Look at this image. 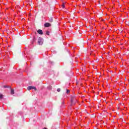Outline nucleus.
<instances>
[{"instance_id":"13","label":"nucleus","mask_w":129,"mask_h":129,"mask_svg":"<svg viewBox=\"0 0 129 129\" xmlns=\"http://www.w3.org/2000/svg\"><path fill=\"white\" fill-rule=\"evenodd\" d=\"M73 102V100H72V103Z\"/></svg>"},{"instance_id":"8","label":"nucleus","mask_w":129,"mask_h":129,"mask_svg":"<svg viewBox=\"0 0 129 129\" xmlns=\"http://www.w3.org/2000/svg\"><path fill=\"white\" fill-rule=\"evenodd\" d=\"M62 7L63 9H64L65 8V5L64 4H63L62 5Z\"/></svg>"},{"instance_id":"12","label":"nucleus","mask_w":129,"mask_h":129,"mask_svg":"<svg viewBox=\"0 0 129 129\" xmlns=\"http://www.w3.org/2000/svg\"><path fill=\"white\" fill-rule=\"evenodd\" d=\"M50 22H53V19H51L50 20Z\"/></svg>"},{"instance_id":"1","label":"nucleus","mask_w":129,"mask_h":129,"mask_svg":"<svg viewBox=\"0 0 129 129\" xmlns=\"http://www.w3.org/2000/svg\"><path fill=\"white\" fill-rule=\"evenodd\" d=\"M38 44L39 45H43V39H42L41 37L38 38Z\"/></svg>"},{"instance_id":"2","label":"nucleus","mask_w":129,"mask_h":129,"mask_svg":"<svg viewBox=\"0 0 129 129\" xmlns=\"http://www.w3.org/2000/svg\"><path fill=\"white\" fill-rule=\"evenodd\" d=\"M31 89H34L35 91L37 90V88L35 87L29 86L27 87V90H31Z\"/></svg>"},{"instance_id":"10","label":"nucleus","mask_w":129,"mask_h":129,"mask_svg":"<svg viewBox=\"0 0 129 129\" xmlns=\"http://www.w3.org/2000/svg\"><path fill=\"white\" fill-rule=\"evenodd\" d=\"M69 92H70V91L69 90H67V93L68 94Z\"/></svg>"},{"instance_id":"4","label":"nucleus","mask_w":129,"mask_h":129,"mask_svg":"<svg viewBox=\"0 0 129 129\" xmlns=\"http://www.w3.org/2000/svg\"><path fill=\"white\" fill-rule=\"evenodd\" d=\"M37 33H38V34H39V35H43V31L41 29H39L37 31Z\"/></svg>"},{"instance_id":"6","label":"nucleus","mask_w":129,"mask_h":129,"mask_svg":"<svg viewBox=\"0 0 129 129\" xmlns=\"http://www.w3.org/2000/svg\"><path fill=\"white\" fill-rule=\"evenodd\" d=\"M3 87H4V88H11V86H3Z\"/></svg>"},{"instance_id":"7","label":"nucleus","mask_w":129,"mask_h":129,"mask_svg":"<svg viewBox=\"0 0 129 129\" xmlns=\"http://www.w3.org/2000/svg\"><path fill=\"white\" fill-rule=\"evenodd\" d=\"M46 35H50V32L47 31L46 32Z\"/></svg>"},{"instance_id":"5","label":"nucleus","mask_w":129,"mask_h":129,"mask_svg":"<svg viewBox=\"0 0 129 129\" xmlns=\"http://www.w3.org/2000/svg\"><path fill=\"white\" fill-rule=\"evenodd\" d=\"M10 89H11V94H14L15 91H14V89H12V88H11Z\"/></svg>"},{"instance_id":"3","label":"nucleus","mask_w":129,"mask_h":129,"mask_svg":"<svg viewBox=\"0 0 129 129\" xmlns=\"http://www.w3.org/2000/svg\"><path fill=\"white\" fill-rule=\"evenodd\" d=\"M44 27H45L46 28H48L49 27H51V24H50L49 23H45L44 24Z\"/></svg>"},{"instance_id":"9","label":"nucleus","mask_w":129,"mask_h":129,"mask_svg":"<svg viewBox=\"0 0 129 129\" xmlns=\"http://www.w3.org/2000/svg\"><path fill=\"white\" fill-rule=\"evenodd\" d=\"M57 91L58 92H60V91H61V90L60 89H57Z\"/></svg>"},{"instance_id":"11","label":"nucleus","mask_w":129,"mask_h":129,"mask_svg":"<svg viewBox=\"0 0 129 129\" xmlns=\"http://www.w3.org/2000/svg\"><path fill=\"white\" fill-rule=\"evenodd\" d=\"M3 95H2V94H1V95H0V98H1V99L3 98Z\"/></svg>"},{"instance_id":"14","label":"nucleus","mask_w":129,"mask_h":129,"mask_svg":"<svg viewBox=\"0 0 129 129\" xmlns=\"http://www.w3.org/2000/svg\"><path fill=\"white\" fill-rule=\"evenodd\" d=\"M43 129H48V128H46V127H44Z\"/></svg>"}]
</instances>
